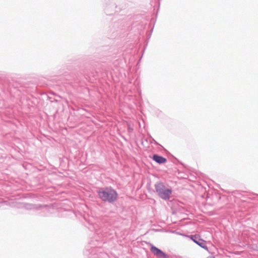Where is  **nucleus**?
Here are the masks:
<instances>
[{
	"label": "nucleus",
	"instance_id": "obj_1",
	"mask_svg": "<svg viewBox=\"0 0 258 258\" xmlns=\"http://www.w3.org/2000/svg\"><path fill=\"white\" fill-rule=\"evenodd\" d=\"M98 194L102 200L109 202L115 201L117 197V194L115 190L109 188H106L105 190L101 189L98 191Z\"/></svg>",
	"mask_w": 258,
	"mask_h": 258
},
{
	"label": "nucleus",
	"instance_id": "obj_5",
	"mask_svg": "<svg viewBox=\"0 0 258 258\" xmlns=\"http://www.w3.org/2000/svg\"><path fill=\"white\" fill-rule=\"evenodd\" d=\"M153 159L159 164L164 163L167 161L166 158L158 155H154L153 157Z\"/></svg>",
	"mask_w": 258,
	"mask_h": 258
},
{
	"label": "nucleus",
	"instance_id": "obj_3",
	"mask_svg": "<svg viewBox=\"0 0 258 258\" xmlns=\"http://www.w3.org/2000/svg\"><path fill=\"white\" fill-rule=\"evenodd\" d=\"M151 251L156 256L158 257H162V258H168V255L163 252L162 250L158 248L157 247L152 246L151 247Z\"/></svg>",
	"mask_w": 258,
	"mask_h": 258
},
{
	"label": "nucleus",
	"instance_id": "obj_2",
	"mask_svg": "<svg viewBox=\"0 0 258 258\" xmlns=\"http://www.w3.org/2000/svg\"><path fill=\"white\" fill-rule=\"evenodd\" d=\"M155 189L158 196L163 200H168L172 193L170 188H167L162 183L159 182L155 185Z\"/></svg>",
	"mask_w": 258,
	"mask_h": 258
},
{
	"label": "nucleus",
	"instance_id": "obj_6",
	"mask_svg": "<svg viewBox=\"0 0 258 258\" xmlns=\"http://www.w3.org/2000/svg\"><path fill=\"white\" fill-rule=\"evenodd\" d=\"M207 258H215L214 256H209Z\"/></svg>",
	"mask_w": 258,
	"mask_h": 258
},
{
	"label": "nucleus",
	"instance_id": "obj_4",
	"mask_svg": "<svg viewBox=\"0 0 258 258\" xmlns=\"http://www.w3.org/2000/svg\"><path fill=\"white\" fill-rule=\"evenodd\" d=\"M190 238L192 239L196 243L198 244L201 247L207 249V247L205 244V241L200 238V236L198 235H191Z\"/></svg>",
	"mask_w": 258,
	"mask_h": 258
}]
</instances>
